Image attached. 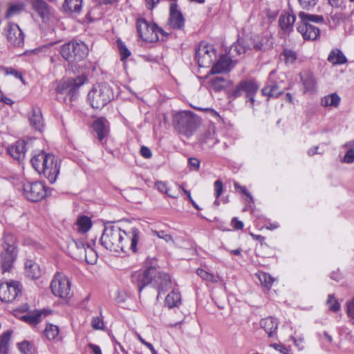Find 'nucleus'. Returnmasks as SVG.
Here are the masks:
<instances>
[{
    "mask_svg": "<svg viewBox=\"0 0 354 354\" xmlns=\"http://www.w3.org/2000/svg\"><path fill=\"white\" fill-rule=\"evenodd\" d=\"M139 230L137 228H131L127 234L120 227L114 225H106L101 236V244L107 250L118 252H124L126 243L130 241V249L137 252V244L139 238Z\"/></svg>",
    "mask_w": 354,
    "mask_h": 354,
    "instance_id": "f257e3e1",
    "label": "nucleus"
},
{
    "mask_svg": "<svg viewBox=\"0 0 354 354\" xmlns=\"http://www.w3.org/2000/svg\"><path fill=\"white\" fill-rule=\"evenodd\" d=\"M299 21L297 23V31L305 40H315L319 36L320 30L310 23H323L324 17L321 15L308 14L299 12L298 14Z\"/></svg>",
    "mask_w": 354,
    "mask_h": 354,
    "instance_id": "f03ea898",
    "label": "nucleus"
},
{
    "mask_svg": "<svg viewBox=\"0 0 354 354\" xmlns=\"http://www.w3.org/2000/svg\"><path fill=\"white\" fill-rule=\"evenodd\" d=\"M17 257L15 237L8 233L3 236L2 251L0 254V263L3 272H10Z\"/></svg>",
    "mask_w": 354,
    "mask_h": 354,
    "instance_id": "7ed1b4c3",
    "label": "nucleus"
},
{
    "mask_svg": "<svg viewBox=\"0 0 354 354\" xmlns=\"http://www.w3.org/2000/svg\"><path fill=\"white\" fill-rule=\"evenodd\" d=\"M113 98L111 88L106 83L95 84L88 94L91 106L95 109H101Z\"/></svg>",
    "mask_w": 354,
    "mask_h": 354,
    "instance_id": "20e7f679",
    "label": "nucleus"
},
{
    "mask_svg": "<svg viewBox=\"0 0 354 354\" xmlns=\"http://www.w3.org/2000/svg\"><path fill=\"white\" fill-rule=\"evenodd\" d=\"M173 123L180 133L189 137L197 128L198 118L191 112L182 111L174 115Z\"/></svg>",
    "mask_w": 354,
    "mask_h": 354,
    "instance_id": "39448f33",
    "label": "nucleus"
},
{
    "mask_svg": "<svg viewBox=\"0 0 354 354\" xmlns=\"http://www.w3.org/2000/svg\"><path fill=\"white\" fill-rule=\"evenodd\" d=\"M60 53L68 62H79L88 54V48L84 42L70 41L62 46Z\"/></svg>",
    "mask_w": 354,
    "mask_h": 354,
    "instance_id": "423d86ee",
    "label": "nucleus"
},
{
    "mask_svg": "<svg viewBox=\"0 0 354 354\" xmlns=\"http://www.w3.org/2000/svg\"><path fill=\"white\" fill-rule=\"evenodd\" d=\"M136 28L139 37L147 42H156L159 40V34L165 35V32L156 24L149 23L140 18L136 21Z\"/></svg>",
    "mask_w": 354,
    "mask_h": 354,
    "instance_id": "0eeeda50",
    "label": "nucleus"
},
{
    "mask_svg": "<svg viewBox=\"0 0 354 354\" xmlns=\"http://www.w3.org/2000/svg\"><path fill=\"white\" fill-rule=\"evenodd\" d=\"M52 292L54 295L65 298L71 292V282L68 277L62 273H57L50 283Z\"/></svg>",
    "mask_w": 354,
    "mask_h": 354,
    "instance_id": "6e6552de",
    "label": "nucleus"
},
{
    "mask_svg": "<svg viewBox=\"0 0 354 354\" xmlns=\"http://www.w3.org/2000/svg\"><path fill=\"white\" fill-rule=\"evenodd\" d=\"M196 58L200 67H209L216 59V52L212 46L201 43L196 52Z\"/></svg>",
    "mask_w": 354,
    "mask_h": 354,
    "instance_id": "1a4fd4ad",
    "label": "nucleus"
},
{
    "mask_svg": "<svg viewBox=\"0 0 354 354\" xmlns=\"http://www.w3.org/2000/svg\"><path fill=\"white\" fill-rule=\"evenodd\" d=\"M279 81L275 78V71H272L269 75L267 84L261 89L262 95L268 97H277L283 93L286 87L283 86V80Z\"/></svg>",
    "mask_w": 354,
    "mask_h": 354,
    "instance_id": "9d476101",
    "label": "nucleus"
},
{
    "mask_svg": "<svg viewBox=\"0 0 354 354\" xmlns=\"http://www.w3.org/2000/svg\"><path fill=\"white\" fill-rule=\"evenodd\" d=\"M21 286L19 281H10L0 284V299L11 302L21 293Z\"/></svg>",
    "mask_w": 354,
    "mask_h": 354,
    "instance_id": "9b49d317",
    "label": "nucleus"
},
{
    "mask_svg": "<svg viewBox=\"0 0 354 354\" xmlns=\"http://www.w3.org/2000/svg\"><path fill=\"white\" fill-rule=\"evenodd\" d=\"M24 194L30 201H39L46 196V187L39 182L25 184L24 185Z\"/></svg>",
    "mask_w": 354,
    "mask_h": 354,
    "instance_id": "f8f14e48",
    "label": "nucleus"
},
{
    "mask_svg": "<svg viewBox=\"0 0 354 354\" xmlns=\"http://www.w3.org/2000/svg\"><path fill=\"white\" fill-rule=\"evenodd\" d=\"M258 89L259 85L255 81L252 80H244L239 84L236 89L234 90L232 95L234 97H238L241 96L243 93H245V97L250 99L251 105L252 106L254 102V97Z\"/></svg>",
    "mask_w": 354,
    "mask_h": 354,
    "instance_id": "ddd939ff",
    "label": "nucleus"
},
{
    "mask_svg": "<svg viewBox=\"0 0 354 354\" xmlns=\"http://www.w3.org/2000/svg\"><path fill=\"white\" fill-rule=\"evenodd\" d=\"M157 273L158 270L156 268L150 267L146 270L135 272L132 275V280L137 284L140 292L145 286L153 283V276Z\"/></svg>",
    "mask_w": 354,
    "mask_h": 354,
    "instance_id": "4468645a",
    "label": "nucleus"
},
{
    "mask_svg": "<svg viewBox=\"0 0 354 354\" xmlns=\"http://www.w3.org/2000/svg\"><path fill=\"white\" fill-rule=\"evenodd\" d=\"M5 34L8 42L14 46H21L24 42V35L16 24L10 23L5 28Z\"/></svg>",
    "mask_w": 354,
    "mask_h": 354,
    "instance_id": "2eb2a0df",
    "label": "nucleus"
},
{
    "mask_svg": "<svg viewBox=\"0 0 354 354\" xmlns=\"http://www.w3.org/2000/svg\"><path fill=\"white\" fill-rule=\"evenodd\" d=\"M86 81L84 77H77L75 79H70L67 81L60 82L57 87V91L62 94L71 95V98L74 96L78 88L82 86Z\"/></svg>",
    "mask_w": 354,
    "mask_h": 354,
    "instance_id": "dca6fc26",
    "label": "nucleus"
},
{
    "mask_svg": "<svg viewBox=\"0 0 354 354\" xmlns=\"http://www.w3.org/2000/svg\"><path fill=\"white\" fill-rule=\"evenodd\" d=\"M52 162H47L46 165H44V169L41 170V174L48 180L50 183H53L56 181L60 169V160L53 155Z\"/></svg>",
    "mask_w": 354,
    "mask_h": 354,
    "instance_id": "f3484780",
    "label": "nucleus"
},
{
    "mask_svg": "<svg viewBox=\"0 0 354 354\" xmlns=\"http://www.w3.org/2000/svg\"><path fill=\"white\" fill-rule=\"evenodd\" d=\"M247 40L250 50H265L271 46V41L268 36L255 35Z\"/></svg>",
    "mask_w": 354,
    "mask_h": 354,
    "instance_id": "a211bd4d",
    "label": "nucleus"
},
{
    "mask_svg": "<svg viewBox=\"0 0 354 354\" xmlns=\"http://www.w3.org/2000/svg\"><path fill=\"white\" fill-rule=\"evenodd\" d=\"M152 286L157 289L159 292L160 291H167L171 286L170 277L167 274L158 270V273L153 276Z\"/></svg>",
    "mask_w": 354,
    "mask_h": 354,
    "instance_id": "6ab92c4d",
    "label": "nucleus"
},
{
    "mask_svg": "<svg viewBox=\"0 0 354 354\" xmlns=\"http://www.w3.org/2000/svg\"><path fill=\"white\" fill-rule=\"evenodd\" d=\"M53 154L46 153L43 151H39L37 154H35L31 158V164L32 167L41 174V170L44 169V165H46L47 162H52Z\"/></svg>",
    "mask_w": 354,
    "mask_h": 354,
    "instance_id": "aec40b11",
    "label": "nucleus"
},
{
    "mask_svg": "<svg viewBox=\"0 0 354 354\" xmlns=\"http://www.w3.org/2000/svg\"><path fill=\"white\" fill-rule=\"evenodd\" d=\"M177 6L176 3H172L170 6L169 25L172 28L181 29L184 26L185 20L180 12L177 10Z\"/></svg>",
    "mask_w": 354,
    "mask_h": 354,
    "instance_id": "412c9836",
    "label": "nucleus"
},
{
    "mask_svg": "<svg viewBox=\"0 0 354 354\" xmlns=\"http://www.w3.org/2000/svg\"><path fill=\"white\" fill-rule=\"evenodd\" d=\"M279 324L278 320L273 317L261 319L259 323L261 328L264 330L269 337L277 336Z\"/></svg>",
    "mask_w": 354,
    "mask_h": 354,
    "instance_id": "4be33fe9",
    "label": "nucleus"
},
{
    "mask_svg": "<svg viewBox=\"0 0 354 354\" xmlns=\"http://www.w3.org/2000/svg\"><path fill=\"white\" fill-rule=\"evenodd\" d=\"M26 151V143L23 140L17 141L8 148V153L18 161L24 160Z\"/></svg>",
    "mask_w": 354,
    "mask_h": 354,
    "instance_id": "5701e85b",
    "label": "nucleus"
},
{
    "mask_svg": "<svg viewBox=\"0 0 354 354\" xmlns=\"http://www.w3.org/2000/svg\"><path fill=\"white\" fill-rule=\"evenodd\" d=\"M86 243L83 241H73L68 246V252L75 259L80 261L85 254Z\"/></svg>",
    "mask_w": 354,
    "mask_h": 354,
    "instance_id": "b1692460",
    "label": "nucleus"
},
{
    "mask_svg": "<svg viewBox=\"0 0 354 354\" xmlns=\"http://www.w3.org/2000/svg\"><path fill=\"white\" fill-rule=\"evenodd\" d=\"M296 17L292 13L286 12L281 15L279 19V24L281 30L286 33H290L293 30V26Z\"/></svg>",
    "mask_w": 354,
    "mask_h": 354,
    "instance_id": "393cba45",
    "label": "nucleus"
},
{
    "mask_svg": "<svg viewBox=\"0 0 354 354\" xmlns=\"http://www.w3.org/2000/svg\"><path fill=\"white\" fill-rule=\"evenodd\" d=\"M32 8L44 21L48 19L50 10L48 4L44 0H28Z\"/></svg>",
    "mask_w": 354,
    "mask_h": 354,
    "instance_id": "a878e982",
    "label": "nucleus"
},
{
    "mask_svg": "<svg viewBox=\"0 0 354 354\" xmlns=\"http://www.w3.org/2000/svg\"><path fill=\"white\" fill-rule=\"evenodd\" d=\"M93 129L97 133L98 140L102 142L103 139L109 133L107 120L103 118H98L93 123Z\"/></svg>",
    "mask_w": 354,
    "mask_h": 354,
    "instance_id": "bb28decb",
    "label": "nucleus"
},
{
    "mask_svg": "<svg viewBox=\"0 0 354 354\" xmlns=\"http://www.w3.org/2000/svg\"><path fill=\"white\" fill-rule=\"evenodd\" d=\"M231 69V59L227 55H222L213 66L212 73L218 74L229 71Z\"/></svg>",
    "mask_w": 354,
    "mask_h": 354,
    "instance_id": "cd10ccee",
    "label": "nucleus"
},
{
    "mask_svg": "<svg viewBox=\"0 0 354 354\" xmlns=\"http://www.w3.org/2000/svg\"><path fill=\"white\" fill-rule=\"evenodd\" d=\"M25 272L26 276L31 279H38L41 274L39 265L32 260H27L26 261Z\"/></svg>",
    "mask_w": 354,
    "mask_h": 354,
    "instance_id": "c85d7f7f",
    "label": "nucleus"
},
{
    "mask_svg": "<svg viewBox=\"0 0 354 354\" xmlns=\"http://www.w3.org/2000/svg\"><path fill=\"white\" fill-rule=\"evenodd\" d=\"M30 124L36 129L39 131L44 127V122L43 117L41 114V111L39 108H34L32 110L30 116Z\"/></svg>",
    "mask_w": 354,
    "mask_h": 354,
    "instance_id": "c756f323",
    "label": "nucleus"
},
{
    "mask_svg": "<svg viewBox=\"0 0 354 354\" xmlns=\"http://www.w3.org/2000/svg\"><path fill=\"white\" fill-rule=\"evenodd\" d=\"M301 79L303 82L305 93H313L315 91L316 81L311 73L307 72L301 73Z\"/></svg>",
    "mask_w": 354,
    "mask_h": 354,
    "instance_id": "7c9ffc66",
    "label": "nucleus"
},
{
    "mask_svg": "<svg viewBox=\"0 0 354 354\" xmlns=\"http://www.w3.org/2000/svg\"><path fill=\"white\" fill-rule=\"evenodd\" d=\"M328 61L333 65H340L346 64L347 59L339 49L335 48L329 53Z\"/></svg>",
    "mask_w": 354,
    "mask_h": 354,
    "instance_id": "2f4dec72",
    "label": "nucleus"
},
{
    "mask_svg": "<svg viewBox=\"0 0 354 354\" xmlns=\"http://www.w3.org/2000/svg\"><path fill=\"white\" fill-rule=\"evenodd\" d=\"M83 0H64L63 8L65 11L79 14L82 8Z\"/></svg>",
    "mask_w": 354,
    "mask_h": 354,
    "instance_id": "473e14b6",
    "label": "nucleus"
},
{
    "mask_svg": "<svg viewBox=\"0 0 354 354\" xmlns=\"http://www.w3.org/2000/svg\"><path fill=\"white\" fill-rule=\"evenodd\" d=\"M75 224L77 226V231L81 233L87 232L92 226L91 218L86 216H78Z\"/></svg>",
    "mask_w": 354,
    "mask_h": 354,
    "instance_id": "72a5a7b5",
    "label": "nucleus"
},
{
    "mask_svg": "<svg viewBox=\"0 0 354 354\" xmlns=\"http://www.w3.org/2000/svg\"><path fill=\"white\" fill-rule=\"evenodd\" d=\"M180 303V294L176 290H172L165 298V304L170 308L178 306Z\"/></svg>",
    "mask_w": 354,
    "mask_h": 354,
    "instance_id": "f704fd0d",
    "label": "nucleus"
},
{
    "mask_svg": "<svg viewBox=\"0 0 354 354\" xmlns=\"http://www.w3.org/2000/svg\"><path fill=\"white\" fill-rule=\"evenodd\" d=\"M340 102V97L337 93H332L324 97L321 100V104L325 107H337Z\"/></svg>",
    "mask_w": 354,
    "mask_h": 354,
    "instance_id": "c9c22d12",
    "label": "nucleus"
},
{
    "mask_svg": "<svg viewBox=\"0 0 354 354\" xmlns=\"http://www.w3.org/2000/svg\"><path fill=\"white\" fill-rule=\"evenodd\" d=\"M43 311H35L27 315H23L21 319L31 325H36L41 320Z\"/></svg>",
    "mask_w": 354,
    "mask_h": 354,
    "instance_id": "e433bc0d",
    "label": "nucleus"
},
{
    "mask_svg": "<svg viewBox=\"0 0 354 354\" xmlns=\"http://www.w3.org/2000/svg\"><path fill=\"white\" fill-rule=\"evenodd\" d=\"M12 335V330H7L0 336V353L8 354V344Z\"/></svg>",
    "mask_w": 354,
    "mask_h": 354,
    "instance_id": "4c0bfd02",
    "label": "nucleus"
},
{
    "mask_svg": "<svg viewBox=\"0 0 354 354\" xmlns=\"http://www.w3.org/2000/svg\"><path fill=\"white\" fill-rule=\"evenodd\" d=\"M97 255L95 251L89 245H86L85 254H83L80 261H84L87 263L93 265L97 262Z\"/></svg>",
    "mask_w": 354,
    "mask_h": 354,
    "instance_id": "58836bf2",
    "label": "nucleus"
},
{
    "mask_svg": "<svg viewBox=\"0 0 354 354\" xmlns=\"http://www.w3.org/2000/svg\"><path fill=\"white\" fill-rule=\"evenodd\" d=\"M281 61H283L286 64H292L297 59L295 52L292 50L285 49L279 55Z\"/></svg>",
    "mask_w": 354,
    "mask_h": 354,
    "instance_id": "ea45409f",
    "label": "nucleus"
},
{
    "mask_svg": "<svg viewBox=\"0 0 354 354\" xmlns=\"http://www.w3.org/2000/svg\"><path fill=\"white\" fill-rule=\"evenodd\" d=\"M59 333V329L57 326L52 324H47L44 330V334L49 340L56 339L58 337Z\"/></svg>",
    "mask_w": 354,
    "mask_h": 354,
    "instance_id": "a19ab883",
    "label": "nucleus"
},
{
    "mask_svg": "<svg viewBox=\"0 0 354 354\" xmlns=\"http://www.w3.org/2000/svg\"><path fill=\"white\" fill-rule=\"evenodd\" d=\"M197 274L203 280L207 282L217 283L218 277L213 274L212 273L208 272L206 270L198 268L196 270Z\"/></svg>",
    "mask_w": 354,
    "mask_h": 354,
    "instance_id": "79ce46f5",
    "label": "nucleus"
},
{
    "mask_svg": "<svg viewBox=\"0 0 354 354\" xmlns=\"http://www.w3.org/2000/svg\"><path fill=\"white\" fill-rule=\"evenodd\" d=\"M259 279L261 283L268 288H270L274 281V278L266 272H261L259 274Z\"/></svg>",
    "mask_w": 354,
    "mask_h": 354,
    "instance_id": "37998d69",
    "label": "nucleus"
},
{
    "mask_svg": "<svg viewBox=\"0 0 354 354\" xmlns=\"http://www.w3.org/2000/svg\"><path fill=\"white\" fill-rule=\"evenodd\" d=\"M18 348L19 351L24 354H33L35 352V348L33 345L27 341L19 343Z\"/></svg>",
    "mask_w": 354,
    "mask_h": 354,
    "instance_id": "c03bdc74",
    "label": "nucleus"
},
{
    "mask_svg": "<svg viewBox=\"0 0 354 354\" xmlns=\"http://www.w3.org/2000/svg\"><path fill=\"white\" fill-rule=\"evenodd\" d=\"M118 48L121 56V60H124L131 55V52L120 39L117 40Z\"/></svg>",
    "mask_w": 354,
    "mask_h": 354,
    "instance_id": "a18cd8bd",
    "label": "nucleus"
},
{
    "mask_svg": "<svg viewBox=\"0 0 354 354\" xmlns=\"http://www.w3.org/2000/svg\"><path fill=\"white\" fill-rule=\"evenodd\" d=\"M232 50L236 51V54L241 55L248 52L250 50L249 45L248 44V40L243 43L238 42L232 48Z\"/></svg>",
    "mask_w": 354,
    "mask_h": 354,
    "instance_id": "49530a36",
    "label": "nucleus"
},
{
    "mask_svg": "<svg viewBox=\"0 0 354 354\" xmlns=\"http://www.w3.org/2000/svg\"><path fill=\"white\" fill-rule=\"evenodd\" d=\"M152 234L155 236H157L159 239H163L167 243H174L173 238L171 234L167 233L165 231L160 230H153Z\"/></svg>",
    "mask_w": 354,
    "mask_h": 354,
    "instance_id": "de8ad7c7",
    "label": "nucleus"
},
{
    "mask_svg": "<svg viewBox=\"0 0 354 354\" xmlns=\"http://www.w3.org/2000/svg\"><path fill=\"white\" fill-rule=\"evenodd\" d=\"M327 304L328 305V308L330 310L333 312L338 311L340 308V304L335 299V297L332 295H329L327 299Z\"/></svg>",
    "mask_w": 354,
    "mask_h": 354,
    "instance_id": "09e8293b",
    "label": "nucleus"
},
{
    "mask_svg": "<svg viewBox=\"0 0 354 354\" xmlns=\"http://www.w3.org/2000/svg\"><path fill=\"white\" fill-rule=\"evenodd\" d=\"M23 8L24 5L22 3L10 5L7 11L6 17H10L11 16L20 12Z\"/></svg>",
    "mask_w": 354,
    "mask_h": 354,
    "instance_id": "8fccbe9b",
    "label": "nucleus"
},
{
    "mask_svg": "<svg viewBox=\"0 0 354 354\" xmlns=\"http://www.w3.org/2000/svg\"><path fill=\"white\" fill-rule=\"evenodd\" d=\"M182 188L183 187L178 185H176L175 187H169L165 194L169 197L178 198L179 197L180 189Z\"/></svg>",
    "mask_w": 354,
    "mask_h": 354,
    "instance_id": "3c124183",
    "label": "nucleus"
},
{
    "mask_svg": "<svg viewBox=\"0 0 354 354\" xmlns=\"http://www.w3.org/2000/svg\"><path fill=\"white\" fill-rule=\"evenodd\" d=\"M317 1L318 0H298L299 5L304 9L313 8Z\"/></svg>",
    "mask_w": 354,
    "mask_h": 354,
    "instance_id": "603ef678",
    "label": "nucleus"
},
{
    "mask_svg": "<svg viewBox=\"0 0 354 354\" xmlns=\"http://www.w3.org/2000/svg\"><path fill=\"white\" fill-rule=\"evenodd\" d=\"M347 314L354 324V297L347 302Z\"/></svg>",
    "mask_w": 354,
    "mask_h": 354,
    "instance_id": "864d4df0",
    "label": "nucleus"
},
{
    "mask_svg": "<svg viewBox=\"0 0 354 354\" xmlns=\"http://www.w3.org/2000/svg\"><path fill=\"white\" fill-rule=\"evenodd\" d=\"M91 326L95 330H101L104 328V322L102 319L95 317L92 319Z\"/></svg>",
    "mask_w": 354,
    "mask_h": 354,
    "instance_id": "5fc2aeb1",
    "label": "nucleus"
},
{
    "mask_svg": "<svg viewBox=\"0 0 354 354\" xmlns=\"http://www.w3.org/2000/svg\"><path fill=\"white\" fill-rule=\"evenodd\" d=\"M214 192L215 196L218 198L222 194L223 189V183L220 180H217L214 182Z\"/></svg>",
    "mask_w": 354,
    "mask_h": 354,
    "instance_id": "6e6d98bb",
    "label": "nucleus"
},
{
    "mask_svg": "<svg viewBox=\"0 0 354 354\" xmlns=\"http://www.w3.org/2000/svg\"><path fill=\"white\" fill-rule=\"evenodd\" d=\"M344 162L346 163H352L354 162V149H349L344 157Z\"/></svg>",
    "mask_w": 354,
    "mask_h": 354,
    "instance_id": "4d7b16f0",
    "label": "nucleus"
},
{
    "mask_svg": "<svg viewBox=\"0 0 354 354\" xmlns=\"http://www.w3.org/2000/svg\"><path fill=\"white\" fill-rule=\"evenodd\" d=\"M156 187L160 192L166 194V192L169 189V186H168L167 183L165 182L157 181L156 183Z\"/></svg>",
    "mask_w": 354,
    "mask_h": 354,
    "instance_id": "13d9d810",
    "label": "nucleus"
},
{
    "mask_svg": "<svg viewBox=\"0 0 354 354\" xmlns=\"http://www.w3.org/2000/svg\"><path fill=\"white\" fill-rule=\"evenodd\" d=\"M271 346L282 354H289V349L281 344H272Z\"/></svg>",
    "mask_w": 354,
    "mask_h": 354,
    "instance_id": "bf43d9fd",
    "label": "nucleus"
},
{
    "mask_svg": "<svg viewBox=\"0 0 354 354\" xmlns=\"http://www.w3.org/2000/svg\"><path fill=\"white\" fill-rule=\"evenodd\" d=\"M4 73L6 75H12L15 76L16 78H19L22 80V76L20 73H19L17 70L14 69L13 68H3Z\"/></svg>",
    "mask_w": 354,
    "mask_h": 354,
    "instance_id": "052dcab7",
    "label": "nucleus"
},
{
    "mask_svg": "<svg viewBox=\"0 0 354 354\" xmlns=\"http://www.w3.org/2000/svg\"><path fill=\"white\" fill-rule=\"evenodd\" d=\"M140 154L145 158H149L151 157L152 153L151 150L147 147H142L140 149Z\"/></svg>",
    "mask_w": 354,
    "mask_h": 354,
    "instance_id": "680f3d73",
    "label": "nucleus"
},
{
    "mask_svg": "<svg viewBox=\"0 0 354 354\" xmlns=\"http://www.w3.org/2000/svg\"><path fill=\"white\" fill-rule=\"evenodd\" d=\"M189 164L191 167H192L195 170H198L200 167V161L197 158H190L189 159Z\"/></svg>",
    "mask_w": 354,
    "mask_h": 354,
    "instance_id": "e2e57ef3",
    "label": "nucleus"
},
{
    "mask_svg": "<svg viewBox=\"0 0 354 354\" xmlns=\"http://www.w3.org/2000/svg\"><path fill=\"white\" fill-rule=\"evenodd\" d=\"M232 224L234 229L241 230L243 227V223L242 221H239L236 218H234L232 220Z\"/></svg>",
    "mask_w": 354,
    "mask_h": 354,
    "instance_id": "0e129e2a",
    "label": "nucleus"
},
{
    "mask_svg": "<svg viewBox=\"0 0 354 354\" xmlns=\"http://www.w3.org/2000/svg\"><path fill=\"white\" fill-rule=\"evenodd\" d=\"M330 5L334 8H340L343 6L344 0H328Z\"/></svg>",
    "mask_w": 354,
    "mask_h": 354,
    "instance_id": "69168bd1",
    "label": "nucleus"
},
{
    "mask_svg": "<svg viewBox=\"0 0 354 354\" xmlns=\"http://www.w3.org/2000/svg\"><path fill=\"white\" fill-rule=\"evenodd\" d=\"M183 191L184 192V193L187 195V198L189 199V201L191 202V203L192 204V205L197 209H199V207L197 205V204L194 202V201L192 199V196H191V193L189 191H187L184 188H182Z\"/></svg>",
    "mask_w": 354,
    "mask_h": 354,
    "instance_id": "338daca9",
    "label": "nucleus"
},
{
    "mask_svg": "<svg viewBox=\"0 0 354 354\" xmlns=\"http://www.w3.org/2000/svg\"><path fill=\"white\" fill-rule=\"evenodd\" d=\"M88 347L91 348L93 354H102L100 348L93 344H89Z\"/></svg>",
    "mask_w": 354,
    "mask_h": 354,
    "instance_id": "774afa93",
    "label": "nucleus"
}]
</instances>
